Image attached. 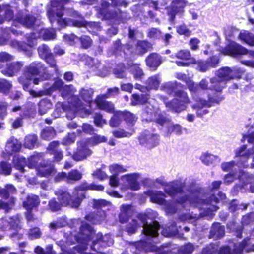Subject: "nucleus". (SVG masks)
Here are the masks:
<instances>
[{
	"label": "nucleus",
	"mask_w": 254,
	"mask_h": 254,
	"mask_svg": "<svg viewBox=\"0 0 254 254\" xmlns=\"http://www.w3.org/2000/svg\"><path fill=\"white\" fill-rule=\"evenodd\" d=\"M146 64L152 69L155 70L161 63V57L157 54H151L146 59Z\"/></svg>",
	"instance_id": "nucleus-32"
},
{
	"label": "nucleus",
	"mask_w": 254,
	"mask_h": 254,
	"mask_svg": "<svg viewBox=\"0 0 254 254\" xmlns=\"http://www.w3.org/2000/svg\"><path fill=\"white\" fill-rule=\"evenodd\" d=\"M176 64L178 66L182 67H187L191 64H194L196 65L195 68L201 72H206L210 68L207 60L203 61L199 60L196 61L194 59H191V61H188V62L177 61Z\"/></svg>",
	"instance_id": "nucleus-22"
},
{
	"label": "nucleus",
	"mask_w": 254,
	"mask_h": 254,
	"mask_svg": "<svg viewBox=\"0 0 254 254\" xmlns=\"http://www.w3.org/2000/svg\"><path fill=\"white\" fill-rule=\"evenodd\" d=\"M22 66V64L20 63H13L7 64L6 67L2 69L1 71L5 75L12 76L19 71Z\"/></svg>",
	"instance_id": "nucleus-30"
},
{
	"label": "nucleus",
	"mask_w": 254,
	"mask_h": 254,
	"mask_svg": "<svg viewBox=\"0 0 254 254\" xmlns=\"http://www.w3.org/2000/svg\"><path fill=\"white\" fill-rule=\"evenodd\" d=\"M82 174L77 170H72L67 174V182L77 181L81 179Z\"/></svg>",
	"instance_id": "nucleus-48"
},
{
	"label": "nucleus",
	"mask_w": 254,
	"mask_h": 254,
	"mask_svg": "<svg viewBox=\"0 0 254 254\" xmlns=\"http://www.w3.org/2000/svg\"><path fill=\"white\" fill-rule=\"evenodd\" d=\"M160 78L158 76H153L148 78L146 84L149 90L157 89L160 83Z\"/></svg>",
	"instance_id": "nucleus-45"
},
{
	"label": "nucleus",
	"mask_w": 254,
	"mask_h": 254,
	"mask_svg": "<svg viewBox=\"0 0 254 254\" xmlns=\"http://www.w3.org/2000/svg\"><path fill=\"white\" fill-rule=\"evenodd\" d=\"M240 39L251 46H254V35L247 31L241 32L239 34Z\"/></svg>",
	"instance_id": "nucleus-43"
},
{
	"label": "nucleus",
	"mask_w": 254,
	"mask_h": 254,
	"mask_svg": "<svg viewBox=\"0 0 254 254\" xmlns=\"http://www.w3.org/2000/svg\"><path fill=\"white\" fill-rule=\"evenodd\" d=\"M243 245L244 244H243L242 246H241V243L238 245H235L232 252H231L230 248L227 247H223L220 250L219 254H242Z\"/></svg>",
	"instance_id": "nucleus-40"
},
{
	"label": "nucleus",
	"mask_w": 254,
	"mask_h": 254,
	"mask_svg": "<svg viewBox=\"0 0 254 254\" xmlns=\"http://www.w3.org/2000/svg\"><path fill=\"white\" fill-rule=\"evenodd\" d=\"M254 153L253 147L247 148L245 145H242L235 151V157H239V165L244 167H248V160L251 155Z\"/></svg>",
	"instance_id": "nucleus-20"
},
{
	"label": "nucleus",
	"mask_w": 254,
	"mask_h": 254,
	"mask_svg": "<svg viewBox=\"0 0 254 254\" xmlns=\"http://www.w3.org/2000/svg\"><path fill=\"white\" fill-rule=\"evenodd\" d=\"M132 212V209L131 205H122L121 207V212L119 215L120 221L121 223L126 222Z\"/></svg>",
	"instance_id": "nucleus-35"
},
{
	"label": "nucleus",
	"mask_w": 254,
	"mask_h": 254,
	"mask_svg": "<svg viewBox=\"0 0 254 254\" xmlns=\"http://www.w3.org/2000/svg\"><path fill=\"white\" fill-rule=\"evenodd\" d=\"M183 184L180 181H174L165 185L164 191L169 195L174 197L175 202L170 203L167 202L164 197L165 195L163 192L154 190H149L145 192V194L150 197L151 202L162 206L166 213L173 214L176 212L175 208L177 205H181L186 207L188 202H185L188 199V195L183 191Z\"/></svg>",
	"instance_id": "nucleus-3"
},
{
	"label": "nucleus",
	"mask_w": 254,
	"mask_h": 254,
	"mask_svg": "<svg viewBox=\"0 0 254 254\" xmlns=\"http://www.w3.org/2000/svg\"><path fill=\"white\" fill-rule=\"evenodd\" d=\"M93 94V90L90 88H83L81 90L79 93V97L82 100H83L87 104H84L82 102V104L83 105L86 109L88 110L89 113L85 114L84 113H82L83 116H81L84 117L85 116L91 114V111L89 108H87V107H90L91 103L92 101V95Z\"/></svg>",
	"instance_id": "nucleus-25"
},
{
	"label": "nucleus",
	"mask_w": 254,
	"mask_h": 254,
	"mask_svg": "<svg viewBox=\"0 0 254 254\" xmlns=\"http://www.w3.org/2000/svg\"><path fill=\"white\" fill-rule=\"evenodd\" d=\"M142 227V231L146 237V241L149 242H147L144 240L136 242L135 243V247L139 250H144L145 252L156 251V246L151 241L154 243H156L154 239L158 235L159 223L157 221H154L152 224L143 223Z\"/></svg>",
	"instance_id": "nucleus-8"
},
{
	"label": "nucleus",
	"mask_w": 254,
	"mask_h": 254,
	"mask_svg": "<svg viewBox=\"0 0 254 254\" xmlns=\"http://www.w3.org/2000/svg\"><path fill=\"white\" fill-rule=\"evenodd\" d=\"M21 147V144L17 139L14 137H11L7 142L5 151L8 154H11L13 152L19 151Z\"/></svg>",
	"instance_id": "nucleus-31"
},
{
	"label": "nucleus",
	"mask_w": 254,
	"mask_h": 254,
	"mask_svg": "<svg viewBox=\"0 0 254 254\" xmlns=\"http://www.w3.org/2000/svg\"><path fill=\"white\" fill-rule=\"evenodd\" d=\"M109 170L113 175L117 176L120 173L127 171V169L122 165L114 164L109 166Z\"/></svg>",
	"instance_id": "nucleus-49"
},
{
	"label": "nucleus",
	"mask_w": 254,
	"mask_h": 254,
	"mask_svg": "<svg viewBox=\"0 0 254 254\" xmlns=\"http://www.w3.org/2000/svg\"><path fill=\"white\" fill-rule=\"evenodd\" d=\"M55 135L54 129L52 127H48L44 129L41 133V137L44 139H50Z\"/></svg>",
	"instance_id": "nucleus-53"
},
{
	"label": "nucleus",
	"mask_w": 254,
	"mask_h": 254,
	"mask_svg": "<svg viewBox=\"0 0 254 254\" xmlns=\"http://www.w3.org/2000/svg\"><path fill=\"white\" fill-rule=\"evenodd\" d=\"M42 64L39 63H33L26 69L22 76L18 79L19 82L23 85L24 90H27L31 83V80H33L34 84H38L42 80L41 78L37 76L41 71Z\"/></svg>",
	"instance_id": "nucleus-11"
},
{
	"label": "nucleus",
	"mask_w": 254,
	"mask_h": 254,
	"mask_svg": "<svg viewBox=\"0 0 254 254\" xmlns=\"http://www.w3.org/2000/svg\"><path fill=\"white\" fill-rule=\"evenodd\" d=\"M103 189L104 187L102 185H97L95 184L88 185L87 183L84 182L82 183L80 186L75 188V191L73 192V197H79L81 198V195L83 194H80L79 196H78V193L77 192V191H78V190H102Z\"/></svg>",
	"instance_id": "nucleus-29"
},
{
	"label": "nucleus",
	"mask_w": 254,
	"mask_h": 254,
	"mask_svg": "<svg viewBox=\"0 0 254 254\" xmlns=\"http://www.w3.org/2000/svg\"><path fill=\"white\" fill-rule=\"evenodd\" d=\"M91 151L83 142L78 143L77 151L74 153L72 158L76 161H80L85 159L87 156L91 154Z\"/></svg>",
	"instance_id": "nucleus-27"
},
{
	"label": "nucleus",
	"mask_w": 254,
	"mask_h": 254,
	"mask_svg": "<svg viewBox=\"0 0 254 254\" xmlns=\"http://www.w3.org/2000/svg\"><path fill=\"white\" fill-rule=\"evenodd\" d=\"M175 77L179 80L184 81L190 91H196L197 89V85L195 83L188 78L186 74L182 73H177L175 74Z\"/></svg>",
	"instance_id": "nucleus-37"
},
{
	"label": "nucleus",
	"mask_w": 254,
	"mask_h": 254,
	"mask_svg": "<svg viewBox=\"0 0 254 254\" xmlns=\"http://www.w3.org/2000/svg\"><path fill=\"white\" fill-rule=\"evenodd\" d=\"M218 159L217 156L208 153H204L200 157V160L206 165L212 164L213 162Z\"/></svg>",
	"instance_id": "nucleus-46"
},
{
	"label": "nucleus",
	"mask_w": 254,
	"mask_h": 254,
	"mask_svg": "<svg viewBox=\"0 0 254 254\" xmlns=\"http://www.w3.org/2000/svg\"><path fill=\"white\" fill-rule=\"evenodd\" d=\"M221 183V181L213 182L212 184V190L210 193H206L203 190L190 193L189 196L188 195V199H186L184 202H188L191 207L198 208L199 214L193 215L187 214V210L184 209L185 212H182L179 219L182 221H189L192 223L200 217H207L208 219H211L214 216V212L218 209L216 204L220 200H223L226 197L225 194L221 192L218 194V197L214 195V190L219 188Z\"/></svg>",
	"instance_id": "nucleus-1"
},
{
	"label": "nucleus",
	"mask_w": 254,
	"mask_h": 254,
	"mask_svg": "<svg viewBox=\"0 0 254 254\" xmlns=\"http://www.w3.org/2000/svg\"><path fill=\"white\" fill-rule=\"evenodd\" d=\"M37 137L35 135L27 136L24 140V146L28 149H32L36 143Z\"/></svg>",
	"instance_id": "nucleus-47"
},
{
	"label": "nucleus",
	"mask_w": 254,
	"mask_h": 254,
	"mask_svg": "<svg viewBox=\"0 0 254 254\" xmlns=\"http://www.w3.org/2000/svg\"><path fill=\"white\" fill-rule=\"evenodd\" d=\"M72 1V0H61L60 1H52L50 6L48 7L47 10V14L50 22L52 23L57 21V23L61 28L64 27L66 26H85L86 27H93L96 30H99L100 26L98 23H87L84 21H73L70 19L61 18L63 15L64 6Z\"/></svg>",
	"instance_id": "nucleus-5"
},
{
	"label": "nucleus",
	"mask_w": 254,
	"mask_h": 254,
	"mask_svg": "<svg viewBox=\"0 0 254 254\" xmlns=\"http://www.w3.org/2000/svg\"><path fill=\"white\" fill-rule=\"evenodd\" d=\"M12 87L11 83L4 79H0V91L4 94L8 93Z\"/></svg>",
	"instance_id": "nucleus-52"
},
{
	"label": "nucleus",
	"mask_w": 254,
	"mask_h": 254,
	"mask_svg": "<svg viewBox=\"0 0 254 254\" xmlns=\"http://www.w3.org/2000/svg\"><path fill=\"white\" fill-rule=\"evenodd\" d=\"M94 124L98 127H102L103 126L107 124V122L102 118L100 114H96L94 119Z\"/></svg>",
	"instance_id": "nucleus-58"
},
{
	"label": "nucleus",
	"mask_w": 254,
	"mask_h": 254,
	"mask_svg": "<svg viewBox=\"0 0 254 254\" xmlns=\"http://www.w3.org/2000/svg\"><path fill=\"white\" fill-rule=\"evenodd\" d=\"M90 238L93 239L91 246V249L99 253H102L100 251L101 248L109 246L113 243L110 235L106 234L103 236L100 233L95 234L90 226L86 223L82 222L80 227L79 236L76 238L77 241L81 243L83 245L80 251L86 249L87 242Z\"/></svg>",
	"instance_id": "nucleus-6"
},
{
	"label": "nucleus",
	"mask_w": 254,
	"mask_h": 254,
	"mask_svg": "<svg viewBox=\"0 0 254 254\" xmlns=\"http://www.w3.org/2000/svg\"><path fill=\"white\" fill-rule=\"evenodd\" d=\"M38 106L39 113L40 115H44L51 108L52 104L48 99H43L39 102Z\"/></svg>",
	"instance_id": "nucleus-42"
},
{
	"label": "nucleus",
	"mask_w": 254,
	"mask_h": 254,
	"mask_svg": "<svg viewBox=\"0 0 254 254\" xmlns=\"http://www.w3.org/2000/svg\"><path fill=\"white\" fill-rule=\"evenodd\" d=\"M105 217L104 211L98 210L97 214H91L85 217L86 219L93 224L100 222Z\"/></svg>",
	"instance_id": "nucleus-39"
},
{
	"label": "nucleus",
	"mask_w": 254,
	"mask_h": 254,
	"mask_svg": "<svg viewBox=\"0 0 254 254\" xmlns=\"http://www.w3.org/2000/svg\"><path fill=\"white\" fill-rule=\"evenodd\" d=\"M130 70L134 74L135 78H140L143 76V73L142 70L137 64H133L130 67Z\"/></svg>",
	"instance_id": "nucleus-57"
},
{
	"label": "nucleus",
	"mask_w": 254,
	"mask_h": 254,
	"mask_svg": "<svg viewBox=\"0 0 254 254\" xmlns=\"http://www.w3.org/2000/svg\"><path fill=\"white\" fill-rule=\"evenodd\" d=\"M13 164L14 167L20 172L24 173L25 171L24 167L27 166V161L24 157L19 155L15 156L13 159Z\"/></svg>",
	"instance_id": "nucleus-38"
},
{
	"label": "nucleus",
	"mask_w": 254,
	"mask_h": 254,
	"mask_svg": "<svg viewBox=\"0 0 254 254\" xmlns=\"http://www.w3.org/2000/svg\"><path fill=\"white\" fill-rule=\"evenodd\" d=\"M106 98L104 97V96L99 95L96 99L97 106L107 112L113 113L114 112L113 104L111 102L106 101Z\"/></svg>",
	"instance_id": "nucleus-28"
},
{
	"label": "nucleus",
	"mask_w": 254,
	"mask_h": 254,
	"mask_svg": "<svg viewBox=\"0 0 254 254\" xmlns=\"http://www.w3.org/2000/svg\"><path fill=\"white\" fill-rule=\"evenodd\" d=\"M194 250V247L191 243H188L182 248L181 254H190Z\"/></svg>",
	"instance_id": "nucleus-64"
},
{
	"label": "nucleus",
	"mask_w": 254,
	"mask_h": 254,
	"mask_svg": "<svg viewBox=\"0 0 254 254\" xmlns=\"http://www.w3.org/2000/svg\"><path fill=\"white\" fill-rule=\"evenodd\" d=\"M76 90L71 85H64L62 87L61 95L64 98L71 97L68 102L69 107L63 103L59 102L56 105V109L53 114L55 118H58L61 115V113L65 111L67 112L66 117L68 119H72L75 117V113L79 116H83L82 113L85 114L89 113L88 110L86 109L82 104L81 100L77 96H72Z\"/></svg>",
	"instance_id": "nucleus-4"
},
{
	"label": "nucleus",
	"mask_w": 254,
	"mask_h": 254,
	"mask_svg": "<svg viewBox=\"0 0 254 254\" xmlns=\"http://www.w3.org/2000/svg\"><path fill=\"white\" fill-rule=\"evenodd\" d=\"M38 51L40 56L42 58L44 59L46 62L50 65V66L53 68L52 74H55L58 76L59 74L58 68L56 65L53 55L51 52L48 47L45 45H42L39 47Z\"/></svg>",
	"instance_id": "nucleus-18"
},
{
	"label": "nucleus",
	"mask_w": 254,
	"mask_h": 254,
	"mask_svg": "<svg viewBox=\"0 0 254 254\" xmlns=\"http://www.w3.org/2000/svg\"><path fill=\"white\" fill-rule=\"evenodd\" d=\"M247 205L246 204L238 205L236 201H233L230 204L229 210L231 211L234 212L237 210L239 209L245 210L247 208Z\"/></svg>",
	"instance_id": "nucleus-60"
},
{
	"label": "nucleus",
	"mask_w": 254,
	"mask_h": 254,
	"mask_svg": "<svg viewBox=\"0 0 254 254\" xmlns=\"http://www.w3.org/2000/svg\"><path fill=\"white\" fill-rule=\"evenodd\" d=\"M2 10L4 12L5 18L6 20H10L13 17V12L9 5L3 6Z\"/></svg>",
	"instance_id": "nucleus-61"
},
{
	"label": "nucleus",
	"mask_w": 254,
	"mask_h": 254,
	"mask_svg": "<svg viewBox=\"0 0 254 254\" xmlns=\"http://www.w3.org/2000/svg\"><path fill=\"white\" fill-rule=\"evenodd\" d=\"M10 203L3 202V201H0V209H3L5 211H8L9 209H11L14 205L15 200L13 198H10Z\"/></svg>",
	"instance_id": "nucleus-59"
},
{
	"label": "nucleus",
	"mask_w": 254,
	"mask_h": 254,
	"mask_svg": "<svg viewBox=\"0 0 254 254\" xmlns=\"http://www.w3.org/2000/svg\"><path fill=\"white\" fill-rule=\"evenodd\" d=\"M245 70L237 67H224L219 69L216 71V75L218 80V85L216 87V90L222 91L225 86L226 82L233 79L240 78Z\"/></svg>",
	"instance_id": "nucleus-9"
},
{
	"label": "nucleus",
	"mask_w": 254,
	"mask_h": 254,
	"mask_svg": "<svg viewBox=\"0 0 254 254\" xmlns=\"http://www.w3.org/2000/svg\"><path fill=\"white\" fill-rule=\"evenodd\" d=\"M37 174L41 177H48L50 175L55 173L56 170L54 166L51 163H49L47 161L39 164L36 167Z\"/></svg>",
	"instance_id": "nucleus-24"
},
{
	"label": "nucleus",
	"mask_w": 254,
	"mask_h": 254,
	"mask_svg": "<svg viewBox=\"0 0 254 254\" xmlns=\"http://www.w3.org/2000/svg\"><path fill=\"white\" fill-rule=\"evenodd\" d=\"M35 33H32L28 37V44L26 45L25 44L21 43L17 41L12 42L13 47L23 51H30L31 47L36 44V40L37 37H42L44 40H51L55 38V31L54 29H41L39 32L35 35Z\"/></svg>",
	"instance_id": "nucleus-10"
},
{
	"label": "nucleus",
	"mask_w": 254,
	"mask_h": 254,
	"mask_svg": "<svg viewBox=\"0 0 254 254\" xmlns=\"http://www.w3.org/2000/svg\"><path fill=\"white\" fill-rule=\"evenodd\" d=\"M172 58L176 57L178 59L183 60V62L185 61L189 60L191 61V59H194L191 57V54L190 52L188 50H181L177 52L175 55H172Z\"/></svg>",
	"instance_id": "nucleus-44"
},
{
	"label": "nucleus",
	"mask_w": 254,
	"mask_h": 254,
	"mask_svg": "<svg viewBox=\"0 0 254 254\" xmlns=\"http://www.w3.org/2000/svg\"><path fill=\"white\" fill-rule=\"evenodd\" d=\"M133 133V132H127L123 129L116 130L112 131V134L115 137L123 138L130 137Z\"/></svg>",
	"instance_id": "nucleus-56"
},
{
	"label": "nucleus",
	"mask_w": 254,
	"mask_h": 254,
	"mask_svg": "<svg viewBox=\"0 0 254 254\" xmlns=\"http://www.w3.org/2000/svg\"><path fill=\"white\" fill-rule=\"evenodd\" d=\"M39 199L37 195L31 194L28 196L26 200L23 203L24 207L28 211L37 207L39 204Z\"/></svg>",
	"instance_id": "nucleus-34"
},
{
	"label": "nucleus",
	"mask_w": 254,
	"mask_h": 254,
	"mask_svg": "<svg viewBox=\"0 0 254 254\" xmlns=\"http://www.w3.org/2000/svg\"><path fill=\"white\" fill-rule=\"evenodd\" d=\"M43 158V154L36 153L28 158L27 160V166L29 168H35L39 166L38 163Z\"/></svg>",
	"instance_id": "nucleus-36"
},
{
	"label": "nucleus",
	"mask_w": 254,
	"mask_h": 254,
	"mask_svg": "<svg viewBox=\"0 0 254 254\" xmlns=\"http://www.w3.org/2000/svg\"><path fill=\"white\" fill-rule=\"evenodd\" d=\"M19 223L20 220L17 216L5 218L1 221V228L4 231L13 230L14 232L10 233V235L11 237H14L20 229Z\"/></svg>",
	"instance_id": "nucleus-21"
},
{
	"label": "nucleus",
	"mask_w": 254,
	"mask_h": 254,
	"mask_svg": "<svg viewBox=\"0 0 254 254\" xmlns=\"http://www.w3.org/2000/svg\"><path fill=\"white\" fill-rule=\"evenodd\" d=\"M122 119H124L127 123L131 125H133L137 120L135 116L130 112H117L110 121V126L112 127H117L120 125Z\"/></svg>",
	"instance_id": "nucleus-16"
},
{
	"label": "nucleus",
	"mask_w": 254,
	"mask_h": 254,
	"mask_svg": "<svg viewBox=\"0 0 254 254\" xmlns=\"http://www.w3.org/2000/svg\"><path fill=\"white\" fill-rule=\"evenodd\" d=\"M178 228L175 225H172L169 227L163 229L162 231V234L165 237H171L176 235L178 233Z\"/></svg>",
	"instance_id": "nucleus-51"
},
{
	"label": "nucleus",
	"mask_w": 254,
	"mask_h": 254,
	"mask_svg": "<svg viewBox=\"0 0 254 254\" xmlns=\"http://www.w3.org/2000/svg\"><path fill=\"white\" fill-rule=\"evenodd\" d=\"M156 110L154 121L162 126H166L168 127L167 135H169L172 132L175 133L177 135H181L182 133L181 126L178 124L173 125L170 123L169 118L164 117L160 113H158V109Z\"/></svg>",
	"instance_id": "nucleus-15"
},
{
	"label": "nucleus",
	"mask_w": 254,
	"mask_h": 254,
	"mask_svg": "<svg viewBox=\"0 0 254 254\" xmlns=\"http://www.w3.org/2000/svg\"><path fill=\"white\" fill-rule=\"evenodd\" d=\"M41 233L38 228H34L29 232V237L30 239H37L40 237Z\"/></svg>",
	"instance_id": "nucleus-63"
},
{
	"label": "nucleus",
	"mask_w": 254,
	"mask_h": 254,
	"mask_svg": "<svg viewBox=\"0 0 254 254\" xmlns=\"http://www.w3.org/2000/svg\"><path fill=\"white\" fill-rule=\"evenodd\" d=\"M224 55L235 56L237 55L248 54L250 57L254 58V51L247 50L235 42H232L222 50Z\"/></svg>",
	"instance_id": "nucleus-17"
},
{
	"label": "nucleus",
	"mask_w": 254,
	"mask_h": 254,
	"mask_svg": "<svg viewBox=\"0 0 254 254\" xmlns=\"http://www.w3.org/2000/svg\"><path fill=\"white\" fill-rule=\"evenodd\" d=\"M132 97L131 104L133 105L147 103L145 111L149 115L148 120L154 121L156 109H158V113H160L159 109L151 104L155 102L154 100L153 99L149 100L147 95L142 94L141 96H139L137 94H134L132 95Z\"/></svg>",
	"instance_id": "nucleus-13"
},
{
	"label": "nucleus",
	"mask_w": 254,
	"mask_h": 254,
	"mask_svg": "<svg viewBox=\"0 0 254 254\" xmlns=\"http://www.w3.org/2000/svg\"><path fill=\"white\" fill-rule=\"evenodd\" d=\"M177 31L179 34L186 36H189L191 34V31L185 25H182L178 27Z\"/></svg>",
	"instance_id": "nucleus-62"
},
{
	"label": "nucleus",
	"mask_w": 254,
	"mask_h": 254,
	"mask_svg": "<svg viewBox=\"0 0 254 254\" xmlns=\"http://www.w3.org/2000/svg\"><path fill=\"white\" fill-rule=\"evenodd\" d=\"M66 224V220L65 218L58 219L57 221L50 223L49 227L51 230H55L64 226Z\"/></svg>",
	"instance_id": "nucleus-55"
},
{
	"label": "nucleus",
	"mask_w": 254,
	"mask_h": 254,
	"mask_svg": "<svg viewBox=\"0 0 254 254\" xmlns=\"http://www.w3.org/2000/svg\"><path fill=\"white\" fill-rule=\"evenodd\" d=\"M141 175L138 173L128 174L121 176L120 178V189L122 191L128 190H137L140 188L139 180Z\"/></svg>",
	"instance_id": "nucleus-12"
},
{
	"label": "nucleus",
	"mask_w": 254,
	"mask_h": 254,
	"mask_svg": "<svg viewBox=\"0 0 254 254\" xmlns=\"http://www.w3.org/2000/svg\"><path fill=\"white\" fill-rule=\"evenodd\" d=\"M85 64L93 71L96 72V74L101 76H105L108 74L106 69L101 71L100 67L101 65L97 59H94L90 57L86 58Z\"/></svg>",
	"instance_id": "nucleus-23"
},
{
	"label": "nucleus",
	"mask_w": 254,
	"mask_h": 254,
	"mask_svg": "<svg viewBox=\"0 0 254 254\" xmlns=\"http://www.w3.org/2000/svg\"><path fill=\"white\" fill-rule=\"evenodd\" d=\"M139 141L140 144H146L147 147L151 148L158 143V136L145 132L139 137Z\"/></svg>",
	"instance_id": "nucleus-26"
},
{
	"label": "nucleus",
	"mask_w": 254,
	"mask_h": 254,
	"mask_svg": "<svg viewBox=\"0 0 254 254\" xmlns=\"http://www.w3.org/2000/svg\"><path fill=\"white\" fill-rule=\"evenodd\" d=\"M55 194L58 196V200L62 206L69 205L73 208L79 206L81 200L84 198V195H81L80 197H76L74 200L71 199L70 194L65 189H60L55 191Z\"/></svg>",
	"instance_id": "nucleus-14"
},
{
	"label": "nucleus",
	"mask_w": 254,
	"mask_h": 254,
	"mask_svg": "<svg viewBox=\"0 0 254 254\" xmlns=\"http://www.w3.org/2000/svg\"><path fill=\"white\" fill-rule=\"evenodd\" d=\"M224 234V227L219 223H215L212 226L209 236L214 239H218L222 237Z\"/></svg>",
	"instance_id": "nucleus-33"
},
{
	"label": "nucleus",
	"mask_w": 254,
	"mask_h": 254,
	"mask_svg": "<svg viewBox=\"0 0 254 254\" xmlns=\"http://www.w3.org/2000/svg\"><path fill=\"white\" fill-rule=\"evenodd\" d=\"M40 23V20L36 19L35 17L31 15L19 14L15 19L13 24L15 25V26L22 25L27 28L33 27L35 28L36 26H39Z\"/></svg>",
	"instance_id": "nucleus-19"
},
{
	"label": "nucleus",
	"mask_w": 254,
	"mask_h": 254,
	"mask_svg": "<svg viewBox=\"0 0 254 254\" xmlns=\"http://www.w3.org/2000/svg\"><path fill=\"white\" fill-rule=\"evenodd\" d=\"M217 78L213 77L210 79V82L206 79H202L197 85L196 91H190L192 93V96L194 103L191 105V108L195 111L197 116L202 117L208 113L207 108L212 106L213 103L218 104L223 100L222 97L217 98L211 97L209 91L220 92L221 91L216 90L218 85Z\"/></svg>",
	"instance_id": "nucleus-2"
},
{
	"label": "nucleus",
	"mask_w": 254,
	"mask_h": 254,
	"mask_svg": "<svg viewBox=\"0 0 254 254\" xmlns=\"http://www.w3.org/2000/svg\"><path fill=\"white\" fill-rule=\"evenodd\" d=\"M11 166L10 164L6 162L0 163V173L5 175H8L11 172Z\"/></svg>",
	"instance_id": "nucleus-54"
},
{
	"label": "nucleus",
	"mask_w": 254,
	"mask_h": 254,
	"mask_svg": "<svg viewBox=\"0 0 254 254\" xmlns=\"http://www.w3.org/2000/svg\"><path fill=\"white\" fill-rule=\"evenodd\" d=\"M151 47V45L145 41H140L135 46L134 53L137 54H143Z\"/></svg>",
	"instance_id": "nucleus-41"
},
{
	"label": "nucleus",
	"mask_w": 254,
	"mask_h": 254,
	"mask_svg": "<svg viewBox=\"0 0 254 254\" xmlns=\"http://www.w3.org/2000/svg\"><path fill=\"white\" fill-rule=\"evenodd\" d=\"M182 87V84L177 81L169 82L161 86L162 90L169 95L173 94L177 97V98L169 102L164 101L166 107L175 112H180L185 110L187 105L190 103L187 93L179 89Z\"/></svg>",
	"instance_id": "nucleus-7"
},
{
	"label": "nucleus",
	"mask_w": 254,
	"mask_h": 254,
	"mask_svg": "<svg viewBox=\"0 0 254 254\" xmlns=\"http://www.w3.org/2000/svg\"><path fill=\"white\" fill-rule=\"evenodd\" d=\"M240 182H242L241 188L244 187L247 184L251 183L253 179V176L249 175L248 173L245 172H240L239 174L237 176Z\"/></svg>",
	"instance_id": "nucleus-50"
}]
</instances>
